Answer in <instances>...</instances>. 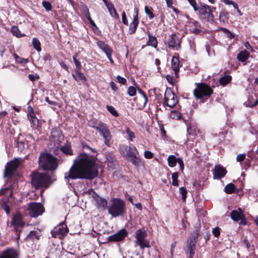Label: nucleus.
<instances>
[{
  "instance_id": "obj_1",
  "label": "nucleus",
  "mask_w": 258,
  "mask_h": 258,
  "mask_svg": "<svg viewBox=\"0 0 258 258\" xmlns=\"http://www.w3.org/2000/svg\"><path fill=\"white\" fill-rule=\"evenodd\" d=\"M98 174L97 165L95 159L87 154H81L74 160L65 178L72 179H86L92 180Z\"/></svg>"
},
{
  "instance_id": "obj_2",
  "label": "nucleus",
  "mask_w": 258,
  "mask_h": 258,
  "mask_svg": "<svg viewBox=\"0 0 258 258\" xmlns=\"http://www.w3.org/2000/svg\"><path fill=\"white\" fill-rule=\"evenodd\" d=\"M108 207V212L113 217L123 216L126 213L125 202L119 198H113Z\"/></svg>"
},
{
  "instance_id": "obj_3",
  "label": "nucleus",
  "mask_w": 258,
  "mask_h": 258,
  "mask_svg": "<svg viewBox=\"0 0 258 258\" xmlns=\"http://www.w3.org/2000/svg\"><path fill=\"white\" fill-rule=\"evenodd\" d=\"M39 164L45 170H54L57 166L56 159L48 153H42L40 155Z\"/></svg>"
},
{
  "instance_id": "obj_4",
  "label": "nucleus",
  "mask_w": 258,
  "mask_h": 258,
  "mask_svg": "<svg viewBox=\"0 0 258 258\" xmlns=\"http://www.w3.org/2000/svg\"><path fill=\"white\" fill-rule=\"evenodd\" d=\"M213 9L215 10V8L211 9L209 6L201 3L195 11L198 12L199 17L201 20L212 23L214 22Z\"/></svg>"
},
{
  "instance_id": "obj_5",
  "label": "nucleus",
  "mask_w": 258,
  "mask_h": 258,
  "mask_svg": "<svg viewBox=\"0 0 258 258\" xmlns=\"http://www.w3.org/2000/svg\"><path fill=\"white\" fill-rule=\"evenodd\" d=\"M196 86L193 93L197 99L209 97L213 93V90L211 87L205 83H198L196 84Z\"/></svg>"
},
{
  "instance_id": "obj_6",
  "label": "nucleus",
  "mask_w": 258,
  "mask_h": 258,
  "mask_svg": "<svg viewBox=\"0 0 258 258\" xmlns=\"http://www.w3.org/2000/svg\"><path fill=\"white\" fill-rule=\"evenodd\" d=\"M50 178L44 173H34L32 176V184L36 188L46 187Z\"/></svg>"
},
{
  "instance_id": "obj_7",
  "label": "nucleus",
  "mask_w": 258,
  "mask_h": 258,
  "mask_svg": "<svg viewBox=\"0 0 258 258\" xmlns=\"http://www.w3.org/2000/svg\"><path fill=\"white\" fill-rule=\"evenodd\" d=\"M147 236V232L144 229H138L136 232L135 243L139 245L141 249L150 247L149 241L146 239Z\"/></svg>"
},
{
  "instance_id": "obj_8",
  "label": "nucleus",
  "mask_w": 258,
  "mask_h": 258,
  "mask_svg": "<svg viewBox=\"0 0 258 258\" xmlns=\"http://www.w3.org/2000/svg\"><path fill=\"white\" fill-rule=\"evenodd\" d=\"M44 212L43 206L38 203H31L28 205L26 214L32 217H36L41 215Z\"/></svg>"
},
{
  "instance_id": "obj_9",
  "label": "nucleus",
  "mask_w": 258,
  "mask_h": 258,
  "mask_svg": "<svg viewBox=\"0 0 258 258\" xmlns=\"http://www.w3.org/2000/svg\"><path fill=\"white\" fill-rule=\"evenodd\" d=\"M177 101L175 94L171 90L167 89L164 94V105L172 108L176 104Z\"/></svg>"
},
{
  "instance_id": "obj_10",
  "label": "nucleus",
  "mask_w": 258,
  "mask_h": 258,
  "mask_svg": "<svg viewBox=\"0 0 258 258\" xmlns=\"http://www.w3.org/2000/svg\"><path fill=\"white\" fill-rule=\"evenodd\" d=\"M97 130L104 139L105 145L107 146L109 145L111 139V135L107 125L104 123H102L100 126L97 127Z\"/></svg>"
},
{
  "instance_id": "obj_11",
  "label": "nucleus",
  "mask_w": 258,
  "mask_h": 258,
  "mask_svg": "<svg viewBox=\"0 0 258 258\" xmlns=\"http://www.w3.org/2000/svg\"><path fill=\"white\" fill-rule=\"evenodd\" d=\"M88 194L95 201V205L98 209H104L107 207V200L100 197L93 189L89 190Z\"/></svg>"
},
{
  "instance_id": "obj_12",
  "label": "nucleus",
  "mask_w": 258,
  "mask_h": 258,
  "mask_svg": "<svg viewBox=\"0 0 258 258\" xmlns=\"http://www.w3.org/2000/svg\"><path fill=\"white\" fill-rule=\"evenodd\" d=\"M21 162L22 159L16 158L8 163L5 168V176H11Z\"/></svg>"
},
{
  "instance_id": "obj_13",
  "label": "nucleus",
  "mask_w": 258,
  "mask_h": 258,
  "mask_svg": "<svg viewBox=\"0 0 258 258\" xmlns=\"http://www.w3.org/2000/svg\"><path fill=\"white\" fill-rule=\"evenodd\" d=\"M68 230L66 226L59 225L51 231V234L54 237L61 238L68 233Z\"/></svg>"
},
{
  "instance_id": "obj_14",
  "label": "nucleus",
  "mask_w": 258,
  "mask_h": 258,
  "mask_svg": "<svg viewBox=\"0 0 258 258\" xmlns=\"http://www.w3.org/2000/svg\"><path fill=\"white\" fill-rule=\"evenodd\" d=\"M127 235V232L125 229H122L118 232L109 236L108 241L111 242H117L122 240Z\"/></svg>"
},
{
  "instance_id": "obj_15",
  "label": "nucleus",
  "mask_w": 258,
  "mask_h": 258,
  "mask_svg": "<svg viewBox=\"0 0 258 258\" xmlns=\"http://www.w3.org/2000/svg\"><path fill=\"white\" fill-rule=\"evenodd\" d=\"M134 11V14L133 15V20L132 22L131 23L128 29V32L131 34H134L136 32L137 28L139 23V20L138 17V9L136 7H135Z\"/></svg>"
},
{
  "instance_id": "obj_16",
  "label": "nucleus",
  "mask_w": 258,
  "mask_h": 258,
  "mask_svg": "<svg viewBox=\"0 0 258 258\" xmlns=\"http://www.w3.org/2000/svg\"><path fill=\"white\" fill-rule=\"evenodd\" d=\"M168 47L175 50H177L180 48V41L176 35L172 34L170 36Z\"/></svg>"
},
{
  "instance_id": "obj_17",
  "label": "nucleus",
  "mask_w": 258,
  "mask_h": 258,
  "mask_svg": "<svg viewBox=\"0 0 258 258\" xmlns=\"http://www.w3.org/2000/svg\"><path fill=\"white\" fill-rule=\"evenodd\" d=\"M226 170L220 165H216L213 170V178L214 179H220L223 177L226 174Z\"/></svg>"
},
{
  "instance_id": "obj_18",
  "label": "nucleus",
  "mask_w": 258,
  "mask_h": 258,
  "mask_svg": "<svg viewBox=\"0 0 258 258\" xmlns=\"http://www.w3.org/2000/svg\"><path fill=\"white\" fill-rule=\"evenodd\" d=\"M103 1L107 8L110 16L114 19L118 20L119 18V15L117 13L114 5L111 3L108 2L106 0Z\"/></svg>"
},
{
  "instance_id": "obj_19",
  "label": "nucleus",
  "mask_w": 258,
  "mask_h": 258,
  "mask_svg": "<svg viewBox=\"0 0 258 258\" xmlns=\"http://www.w3.org/2000/svg\"><path fill=\"white\" fill-rule=\"evenodd\" d=\"M24 222L22 219V216L21 214L18 213L15 214L12 219L11 224L15 227H22Z\"/></svg>"
},
{
  "instance_id": "obj_20",
  "label": "nucleus",
  "mask_w": 258,
  "mask_h": 258,
  "mask_svg": "<svg viewBox=\"0 0 258 258\" xmlns=\"http://www.w3.org/2000/svg\"><path fill=\"white\" fill-rule=\"evenodd\" d=\"M0 258H19V254L17 250L10 248L4 251Z\"/></svg>"
},
{
  "instance_id": "obj_21",
  "label": "nucleus",
  "mask_w": 258,
  "mask_h": 258,
  "mask_svg": "<svg viewBox=\"0 0 258 258\" xmlns=\"http://www.w3.org/2000/svg\"><path fill=\"white\" fill-rule=\"evenodd\" d=\"M196 243L190 242L189 240H187L186 253L188 258H193L195 254V250L196 249Z\"/></svg>"
},
{
  "instance_id": "obj_22",
  "label": "nucleus",
  "mask_w": 258,
  "mask_h": 258,
  "mask_svg": "<svg viewBox=\"0 0 258 258\" xmlns=\"http://www.w3.org/2000/svg\"><path fill=\"white\" fill-rule=\"evenodd\" d=\"M82 9H83L84 13V14L85 15V17L87 19V20H88L89 23L91 24V25L93 27H95L96 28H97V27L96 25L95 24L94 22L92 20V19L91 18L90 12H89V9L88 8L87 5L86 4H83L82 5Z\"/></svg>"
},
{
  "instance_id": "obj_23",
  "label": "nucleus",
  "mask_w": 258,
  "mask_h": 258,
  "mask_svg": "<svg viewBox=\"0 0 258 258\" xmlns=\"http://www.w3.org/2000/svg\"><path fill=\"white\" fill-rule=\"evenodd\" d=\"M238 210H233L231 212L230 216L231 219L234 221H238L242 218L243 213L242 211L240 208H238Z\"/></svg>"
},
{
  "instance_id": "obj_24",
  "label": "nucleus",
  "mask_w": 258,
  "mask_h": 258,
  "mask_svg": "<svg viewBox=\"0 0 258 258\" xmlns=\"http://www.w3.org/2000/svg\"><path fill=\"white\" fill-rule=\"evenodd\" d=\"M179 60L176 56H173L171 60V67L174 72L175 75L178 77L179 72Z\"/></svg>"
},
{
  "instance_id": "obj_25",
  "label": "nucleus",
  "mask_w": 258,
  "mask_h": 258,
  "mask_svg": "<svg viewBox=\"0 0 258 258\" xmlns=\"http://www.w3.org/2000/svg\"><path fill=\"white\" fill-rule=\"evenodd\" d=\"M189 26L191 27L190 29V31L194 33L198 34L201 31L200 24L198 21H191L189 22Z\"/></svg>"
},
{
  "instance_id": "obj_26",
  "label": "nucleus",
  "mask_w": 258,
  "mask_h": 258,
  "mask_svg": "<svg viewBox=\"0 0 258 258\" xmlns=\"http://www.w3.org/2000/svg\"><path fill=\"white\" fill-rule=\"evenodd\" d=\"M17 147L21 151H22L24 149L26 148L25 140L24 139L23 136L21 135L18 137Z\"/></svg>"
},
{
  "instance_id": "obj_27",
  "label": "nucleus",
  "mask_w": 258,
  "mask_h": 258,
  "mask_svg": "<svg viewBox=\"0 0 258 258\" xmlns=\"http://www.w3.org/2000/svg\"><path fill=\"white\" fill-rule=\"evenodd\" d=\"M249 54L246 50H244L240 52L237 55V58L241 62H244L246 60Z\"/></svg>"
},
{
  "instance_id": "obj_28",
  "label": "nucleus",
  "mask_w": 258,
  "mask_h": 258,
  "mask_svg": "<svg viewBox=\"0 0 258 258\" xmlns=\"http://www.w3.org/2000/svg\"><path fill=\"white\" fill-rule=\"evenodd\" d=\"M148 36L149 37L148 45L156 48L157 46V41L156 37L152 36L149 32H148Z\"/></svg>"
},
{
  "instance_id": "obj_29",
  "label": "nucleus",
  "mask_w": 258,
  "mask_h": 258,
  "mask_svg": "<svg viewBox=\"0 0 258 258\" xmlns=\"http://www.w3.org/2000/svg\"><path fill=\"white\" fill-rule=\"evenodd\" d=\"M231 77L230 76H225L220 78V84L224 86L229 83L231 81Z\"/></svg>"
},
{
  "instance_id": "obj_30",
  "label": "nucleus",
  "mask_w": 258,
  "mask_h": 258,
  "mask_svg": "<svg viewBox=\"0 0 258 258\" xmlns=\"http://www.w3.org/2000/svg\"><path fill=\"white\" fill-rule=\"evenodd\" d=\"M139 92L142 95L141 98L140 99V101L141 102L140 106L144 108L146 106L148 99L145 94L141 89H139Z\"/></svg>"
},
{
  "instance_id": "obj_31",
  "label": "nucleus",
  "mask_w": 258,
  "mask_h": 258,
  "mask_svg": "<svg viewBox=\"0 0 258 258\" xmlns=\"http://www.w3.org/2000/svg\"><path fill=\"white\" fill-rule=\"evenodd\" d=\"M136 154H138V151L137 148L136 147L132 148L130 147V150L128 151H127V152H126L124 157H125L126 158L130 159L131 157L134 156Z\"/></svg>"
},
{
  "instance_id": "obj_32",
  "label": "nucleus",
  "mask_w": 258,
  "mask_h": 258,
  "mask_svg": "<svg viewBox=\"0 0 258 258\" xmlns=\"http://www.w3.org/2000/svg\"><path fill=\"white\" fill-rule=\"evenodd\" d=\"M168 165L170 167H173L175 166L177 163V158L174 155H170L167 159Z\"/></svg>"
},
{
  "instance_id": "obj_33",
  "label": "nucleus",
  "mask_w": 258,
  "mask_h": 258,
  "mask_svg": "<svg viewBox=\"0 0 258 258\" xmlns=\"http://www.w3.org/2000/svg\"><path fill=\"white\" fill-rule=\"evenodd\" d=\"M60 149L63 153L67 155H73V151L71 149V146L70 145L67 144L63 146H61Z\"/></svg>"
},
{
  "instance_id": "obj_34",
  "label": "nucleus",
  "mask_w": 258,
  "mask_h": 258,
  "mask_svg": "<svg viewBox=\"0 0 258 258\" xmlns=\"http://www.w3.org/2000/svg\"><path fill=\"white\" fill-rule=\"evenodd\" d=\"M11 31L14 35L18 38L25 36L24 34L21 33V31L19 30L18 27L17 26H13Z\"/></svg>"
},
{
  "instance_id": "obj_35",
  "label": "nucleus",
  "mask_w": 258,
  "mask_h": 258,
  "mask_svg": "<svg viewBox=\"0 0 258 258\" xmlns=\"http://www.w3.org/2000/svg\"><path fill=\"white\" fill-rule=\"evenodd\" d=\"M136 154L133 157L130 158V161L135 166H139L142 164L141 159Z\"/></svg>"
},
{
  "instance_id": "obj_36",
  "label": "nucleus",
  "mask_w": 258,
  "mask_h": 258,
  "mask_svg": "<svg viewBox=\"0 0 258 258\" xmlns=\"http://www.w3.org/2000/svg\"><path fill=\"white\" fill-rule=\"evenodd\" d=\"M103 123L100 121L97 120L92 119L90 120L88 122V124L90 127L95 128L97 130V127L100 126V125Z\"/></svg>"
},
{
  "instance_id": "obj_37",
  "label": "nucleus",
  "mask_w": 258,
  "mask_h": 258,
  "mask_svg": "<svg viewBox=\"0 0 258 258\" xmlns=\"http://www.w3.org/2000/svg\"><path fill=\"white\" fill-rule=\"evenodd\" d=\"M235 186L233 183L228 184L225 187V191L228 194H231L234 192Z\"/></svg>"
},
{
  "instance_id": "obj_38",
  "label": "nucleus",
  "mask_w": 258,
  "mask_h": 258,
  "mask_svg": "<svg viewBox=\"0 0 258 258\" xmlns=\"http://www.w3.org/2000/svg\"><path fill=\"white\" fill-rule=\"evenodd\" d=\"M229 18V13L227 11H222L219 15V20L220 21L225 22Z\"/></svg>"
},
{
  "instance_id": "obj_39",
  "label": "nucleus",
  "mask_w": 258,
  "mask_h": 258,
  "mask_svg": "<svg viewBox=\"0 0 258 258\" xmlns=\"http://www.w3.org/2000/svg\"><path fill=\"white\" fill-rule=\"evenodd\" d=\"M32 44L33 47L38 51H40L41 48L40 46V42L39 40L36 38H34L32 40Z\"/></svg>"
},
{
  "instance_id": "obj_40",
  "label": "nucleus",
  "mask_w": 258,
  "mask_h": 258,
  "mask_svg": "<svg viewBox=\"0 0 258 258\" xmlns=\"http://www.w3.org/2000/svg\"><path fill=\"white\" fill-rule=\"evenodd\" d=\"M130 150V146L125 145H122L119 146V151L121 155L125 156L126 152Z\"/></svg>"
},
{
  "instance_id": "obj_41",
  "label": "nucleus",
  "mask_w": 258,
  "mask_h": 258,
  "mask_svg": "<svg viewBox=\"0 0 258 258\" xmlns=\"http://www.w3.org/2000/svg\"><path fill=\"white\" fill-rule=\"evenodd\" d=\"M125 132L128 136L127 139L130 141H133L135 138V135L133 132H132L129 127H126Z\"/></svg>"
},
{
  "instance_id": "obj_42",
  "label": "nucleus",
  "mask_w": 258,
  "mask_h": 258,
  "mask_svg": "<svg viewBox=\"0 0 258 258\" xmlns=\"http://www.w3.org/2000/svg\"><path fill=\"white\" fill-rule=\"evenodd\" d=\"M39 234L37 231H32L30 232L29 234L27 236V238L32 240L38 239L39 238Z\"/></svg>"
},
{
  "instance_id": "obj_43",
  "label": "nucleus",
  "mask_w": 258,
  "mask_h": 258,
  "mask_svg": "<svg viewBox=\"0 0 258 258\" xmlns=\"http://www.w3.org/2000/svg\"><path fill=\"white\" fill-rule=\"evenodd\" d=\"M199 232L196 230L195 232L191 235V237L188 239L190 242L196 243L198 241L199 237Z\"/></svg>"
},
{
  "instance_id": "obj_44",
  "label": "nucleus",
  "mask_w": 258,
  "mask_h": 258,
  "mask_svg": "<svg viewBox=\"0 0 258 258\" xmlns=\"http://www.w3.org/2000/svg\"><path fill=\"white\" fill-rule=\"evenodd\" d=\"M76 74H77L76 76L75 75H73V76L74 78L76 81L78 80H86V78H85V76L80 71H79V70L77 71H76Z\"/></svg>"
},
{
  "instance_id": "obj_45",
  "label": "nucleus",
  "mask_w": 258,
  "mask_h": 258,
  "mask_svg": "<svg viewBox=\"0 0 258 258\" xmlns=\"http://www.w3.org/2000/svg\"><path fill=\"white\" fill-rule=\"evenodd\" d=\"M178 174L177 172H175L172 174V185L174 186H178Z\"/></svg>"
},
{
  "instance_id": "obj_46",
  "label": "nucleus",
  "mask_w": 258,
  "mask_h": 258,
  "mask_svg": "<svg viewBox=\"0 0 258 258\" xmlns=\"http://www.w3.org/2000/svg\"><path fill=\"white\" fill-rule=\"evenodd\" d=\"M106 108L107 110L113 116L117 117L118 116V113L117 111L115 110L114 107L112 106L107 105Z\"/></svg>"
},
{
  "instance_id": "obj_47",
  "label": "nucleus",
  "mask_w": 258,
  "mask_h": 258,
  "mask_svg": "<svg viewBox=\"0 0 258 258\" xmlns=\"http://www.w3.org/2000/svg\"><path fill=\"white\" fill-rule=\"evenodd\" d=\"M151 8H149L148 6L145 7V12L147 15L148 16L150 19H152L154 18V14H153Z\"/></svg>"
},
{
  "instance_id": "obj_48",
  "label": "nucleus",
  "mask_w": 258,
  "mask_h": 258,
  "mask_svg": "<svg viewBox=\"0 0 258 258\" xmlns=\"http://www.w3.org/2000/svg\"><path fill=\"white\" fill-rule=\"evenodd\" d=\"M180 193L182 196V200L185 202L186 199L187 190L184 187H181L179 188Z\"/></svg>"
},
{
  "instance_id": "obj_49",
  "label": "nucleus",
  "mask_w": 258,
  "mask_h": 258,
  "mask_svg": "<svg viewBox=\"0 0 258 258\" xmlns=\"http://www.w3.org/2000/svg\"><path fill=\"white\" fill-rule=\"evenodd\" d=\"M42 6L47 11H49L52 10V5L49 2L43 1L42 2Z\"/></svg>"
},
{
  "instance_id": "obj_50",
  "label": "nucleus",
  "mask_w": 258,
  "mask_h": 258,
  "mask_svg": "<svg viewBox=\"0 0 258 258\" xmlns=\"http://www.w3.org/2000/svg\"><path fill=\"white\" fill-rule=\"evenodd\" d=\"M128 94L130 96H134L136 94V89L133 86H130L127 89Z\"/></svg>"
},
{
  "instance_id": "obj_51",
  "label": "nucleus",
  "mask_w": 258,
  "mask_h": 258,
  "mask_svg": "<svg viewBox=\"0 0 258 258\" xmlns=\"http://www.w3.org/2000/svg\"><path fill=\"white\" fill-rule=\"evenodd\" d=\"M77 54H76L73 55V58L74 61L75 62V64L76 65L77 69L79 70H80V69L81 68V62L77 60Z\"/></svg>"
},
{
  "instance_id": "obj_52",
  "label": "nucleus",
  "mask_w": 258,
  "mask_h": 258,
  "mask_svg": "<svg viewBox=\"0 0 258 258\" xmlns=\"http://www.w3.org/2000/svg\"><path fill=\"white\" fill-rule=\"evenodd\" d=\"M102 50L106 54L107 56H109L110 54H112V50L108 45L104 47Z\"/></svg>"
},
{
  "instance_id": "obj_53",
  "label": "nucleus",
  "mask_w": 258,
  "mask_h": 258,
  "mask_svg": "<svg viewBox=\"0 0 258 258\" xmlns=\"http://www.w3.org/2000/svg\"><path fill=\"white\" fill-rule=\"evenodd\" d=\"M170 116L173 119H178L180 116V114L178 112L172 111L170 114Z\"/></svg>"
},
{
  "instance_id": "obj_54",
  "label": "nucleus",
  "mask_w": 258,
  "mask_h": 258,
  "mask_svg": "<svg viewBox=\"0 0 258 258\" xmlns=\"http://www.w3.org/2000/svg\"><path fill=\"white\" fill-rule=\"evenodd\" d=\"M224 3L226 5H232L235 9H238V5L232 1L226 0Z\"/></svg>"
},
{
  "instance_id": "obj_55",
  "label": "nucleus",
  "mask_w": 258,
  "mask_h": 258,
  "mask_svg": "<svg viewBox=\"0 0 258 258\" xmlns=\"http://www.w3.org/2000/svg\"><path fill=\"white\" fill-rule=\"evenodd\" d=\"M144 156L146 159H151L153 157V154L149 151H146L144 152Z\"/></svg>"
},
{
  "instance_id": "obj_56",
  "label": "nucleus",
  "mask_w": 258,
  "mask_h": 258,
  "mask_svg": "<svg viewBox=\"0 0 258 258\" xmlns=\"http://www.w3.org/2000/svg\"><path fill=\"white\" fill-rule=\"evenodd\" d=\"M189 4L193 8L194 11L197 10V8L198 7L197 6V2L195 0H187Z\"/></svg>"
},
{
  "instance_id": "obj_57",
  "label": "nucleus",
  "mask_w": 258,
  "mask_h": 258,
  "mask_svg": "<svg viewBox=\"0 0 258 258\" xmlns=\"http://www.w3.org/2000/svg\"><path fill=\"white\" fill-rule=\"evenodd\" d=\"M121 17L122 23L125 25H128V21L126 18L125 13L124 12L122 13Z\"/></svg>"
},
{
  "instance_id": "obj_58",
  "label": "nucleus",
  "mask_w": 258,
  "mask_h": 258,
  "mask_svg": "<svg viewBox=\"0 0 258 258\" xmlns=\"http://www.w3.org/2000/svg\"><path fill=\"white\" fill-rule=\"evenodd\" d=\"M177 162L178 163V164L179 165L180 169L181 171H183V170L184 169V163H183V162L182 159L180 158H178Z\"/></svg>"
},
{
  "instance_id": "obj_59",
  "label": "nucleus",
  "mask_w": 258,
  "mask_h": 258,
  "mask_svg": "<svg viewBox=\"0 0 258 258\" xmlns=\"http://www.w3.org/2000/svg\"><path fill=\"white\" fill-rule=\"evenodd\" d=\"M245 158V155L244 154H239L237 156L236 160L238 162H241L244 160Z\"/></svg>"
},
{
  "instance_id": "obj_60",
  "label": "nucleus",
  "mask_w": 258,
  "mask_h": 258,
  "mask_svg": "<svg viewBox=\"0 0 258 258\" xmlns=\"http://www.w3.org/2000/svg\"><path fill=\"white\" fill-rule=\"evenodd\" d=\"M213 235L216 237H218L220 235V229L218 227L215 228L213 230Z\"/></svg>"
},
{
  "instance_id": "obj_61",
  "label": "nucleus",
  "mask_w": 258,
  "mask_h": 258,
  "mask_svg": "<svg viewBox=\"0 0 258 258\" xmlns=\"http://www.w3.org/2000/svg\"><path fill=\"white\" fill-rule=\"evenodd\" d=\"M118 82L122 84H125L126 82V80L124 78L121 77L119 76L116 77Z\"/></svg>"
},
{
  "instance_id": "obj_62",
  "label": "nucleus",
  "mask_w": 258,
  "mask_h": 258,
  "mask_svg": "<svg viewBox=\"0 0 258 258\" xmlns=\"http://www.w3.org/2000/svg\"><path fill=\"white\" fill-rule=\"evenodd\" d=\"M97 43V45L101 49H102L104 47H105L107 45V44H106L102 41H98Z\"/></svg>"
},
{
  "instance_id": "obj_63",
  "label": "nucleus",
  "mask_w": 258,
  "mask_h": 258,
  "mask_svg": "<svg viewBox=\"0 0 258 258\" xmlns=\"http://www.w3.org/2000/svg\"><path fill=\"white\" fill-rule=\"evenodd\" d=\"M45 100L50 105H55L56 104L55 102L50 100L49 98L47 97H45Z\"/></svg>"
},
{
  "instance_id": "obj_64",
  "label": "nucleus",
  "mask_w": 258,
  "mask_h": 258,
  "mask_svg": "<svg viewBox=\"0 0 258 258\" xmlns=\"http://www.w3.org/2000/svg\"><path fill=\"white\" fill-rule=\"evenodd\" d=\"M244 46L246 48V49L250 50L251 51H253V49L251 46L250 45L248 42H246L244 43Z\"/></svg>"
}]
</instances>
